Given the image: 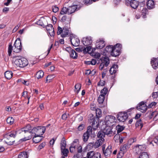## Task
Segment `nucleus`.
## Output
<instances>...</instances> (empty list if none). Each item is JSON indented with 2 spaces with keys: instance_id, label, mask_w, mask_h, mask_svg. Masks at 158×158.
Returning <instances> with one entry per match:
<instances>
[{
  "instance_id": "nucleus-57",
  "label": "nucleus",
  "mask_w": 158,
  "mask_h": 158,
  "mask_svg": "<svg viewBox=\"0 0 158 158\" xmlns=\"http://www.w3.org/2000/svg\"><path fill=\"white\" fill-rule=\"evenodd\" d=\"M85 125L84 124H80L78 127V130L79 131H81L84 128Z\"/></svg>"
},
{
  "instance_id": "nucleus-39",
  "label": "nucleus",
  "mask_w": 158,
  "mask_h": 158,
  "mask_svg": "<svg viewBox=\"0 0 158 158\" xmlns=\"http://www.w3.org/2000/svg\"><path fill=\"white\" fill-rule=\"evenodd\" d=\"M105 100V97L102 95V94L99 96L98 98V101L99 104H102Z\"/></svg>"
},
{
  "instance_id": "nucleus-64",
  "label": "nucleus",
  "mask_w": 158,
  "mask_h": 158,
  "mask_svg": "<svg viewBox=\"0 0 158 158\" xmlns=\"http://www.w3.org/2000/svg\"><path fill=\"white\" fill-rule=\"evenodd\" d=\"M124 152L121 151L118 153L117 158H121L123 156Z\"/></svg>"
},
{
  "instance_id": "nucleus-29",
  "label": "nucleus",
  "mask_w": 158,
  "mask_h": 158,
  "mask_svg": "<svg viewBox=\"0 0 158 158\" xmlns=\"http://www.w3.org/2000/svg\"><path fill=\"white\" fill-rule=\"evenodd\" d=\"M28 153L26 152H23L20 153L18 155V158H28Z\"/></svg>"
},
{
  "instance_id": "nucleus-43",
  "label": "nucleus",
  "mask_w": 158,
  "mask_h": 158,
  "mask_svg": "<svg viewBox=\"0 0 158 158\" xmlns=\"http://www.w3.org/2000/svg\"><path fill=\"white\" fill-rule=\"evenodd\" d=\"M156 134L154 133L153 136H152V137H155V138L153 140V141L150 142V144H153V142H154L155 143L157 144H158V135L157 137H156Z\"/></svg>"
},
{
  "instance_id": "nucleus-25",
  "label": "nucleus",
  "mask_w": 158,
  "mask_h": 158,
  "mask_svg": "<svg viewBox=\"0 0 158 158\" xmlns=\"http://www.w3.org/2000/svg\"><path fill=\"white\" fill-rule=\"evenodd\" d=\"M104 141V139H98L94 143V144L93 145L94 148H98L103 143Z\"/></svg>"
},
{
  "instance_id": "nucleus-56",
  "label": "nucleus",
  "mask_w": 158,
  "mask_h": 158,
  "mask_svg": "<svg viewBox=\"0 0 158 158\" xmlns=\"http://www.w3.org/2000/svg\"><path fill=\"white\" fill-rule=\"evenodd\" d=\"M101 155L100 153L97 152L95 153L93 158H101Z\"/></svg>"
},
{
  "instance_id": "nucleus-35",
  "label": "nucleus",
  "mask_w": 158,
  "mask_h": 158,
  "mask_svg": "<svg viewBox=\"0 0 158 158\" xmlns=\"http://www.w3.org/2000/svg\"><path fill=\"white\" fill-rule=\"evenodd\" d=\"M60 149L62 155L64 156H67L68 153L69 152L68 149L65 148Z\"/></svg>"
},
{
  "instance_id": "nucleus-54",
  "label": "nucleus",
  "mask_w": 158,
  "mask_h": 158,
  "mask_svg": "<svg viewBox=\"0 0 158 158\" xmlns=\"http://www.w3.org/2000/svg\"><path fill=\"white\" fill-rule=\"evenodd\" d=\"M52 9L53 12H57L59 10V8L56 6H53L52 7Z\"/></svg>"
},
{
  "instance_id": "nucleus-45",
  "label": "nucleus",
  "mask_w": 158,
  "mask_h": 158,
  "mask_svg": "<svg viewBox=\"0 0 158 158\" xmlns=\"http://www.w3.org/2000/svg\"><path fill=\"white\" fill-rule=\"evenodd\" d=\"M55 77V75H48L47 76L46 79V82H50V81L52 80V79L54 78Z\"/></svg>"
},
{
  "instance_id": "nucleus-21",
  "label": "nucleus",
  "mask_w": 158,
  "mask_h": 158,
  "mask_svg": "<svg viewBox=\"0 0 158 158\" xmlns=\"http://www.w3.org/2000/svg\"><path fill=\"white\" fill-rule=\"evenodd\" d=\"M118 66L117 64H114L110 68L109 72L111 75L115 74L118 71Z\"/></svg>"
},
{
  "instance_id": "nucleus-13",
  "label": "nucleus",
  "mask_w": 158,
  "mask_h": 158,
  "mask_svg": "<svg viewBox=\"0 0 158 158\" xmlns=\"http://www.w3.org/2000/svg\"><path fill=\"white\" fill-rule=\"evenodd\" d=\"M24 138L21 139L20 140L25 141L31 139L32 137V132L31 131L24 132Z\"/></svg>"
},
{
  "instance_id": "nucleus-63",
  "label": "nucleus",
  "mask_w": 158,
  "mask_h": 158,
  "mask_svg": "<svg viewBox=\"0 0 158 158\" xmlns=\"http://www.w3.org/2000/svg\"><path fill=\"white\" fill-rule=\"evenodd\" d=\"M120 151H121L123 152H124L126 151L127 150L126 149V148L124 147V145L123 146H121L120 148Z\"/></svg>"
},
{
  "instance_id": "nucleus-44",
  "label": "nucleus",
  "mask_w": 158,
  "mask_h": 158,
  "mask_svg": "<svg viewBox=\"0 0 158 158\" xmlns=\"http://www.w3.org/2000/svg\"><path fill=\"white\" fill-rule=\"evenodd\" d=\"M79 143V140L78 139H75L73 140L71 145L72 146L76 147H78V146Z\"/></svg>"
},
{
  "instance_id": "nucleus-33",
  "label": "nucleus",
  "mask_w": 158,
  "mask_h": 158,
  "mask_svg": "<svg viewBox=\"0 0 158 158\" xmlns=\"http://www.w3.org/2000/svg\"><path fill=\"white\" fill-rule=\"evenodd\" d=\"M44 75V72L42 70L38 71L36 73L35 77L38 79L42 78Z\"/></svg>"
},
{
  "instance_id": "nucleus-30",
  "label": "nucleus",
  "mask_w": 158,
  "mask_h": 158,
  "mask_svg": "<svg viewBox=\"0 0 158 158\" xmlns=\"http://www.w3.org/2000/svg\"><path fill=\"white\" fill-rule=\"evenodd\" d=\"M102 63L105 67H107L110 64V60L109 58L107 56H105L103 60H102Z\"/></svg>"
},
{
  "instance_id": "nucleus-17",
  "label": "nucleus",
  "mask_w": 158,
  "mask_h": 158,
  "mask_svg": "<svg viewBox=\"0 0 158 158\" xmlns=\"http://www.w3.org/2000/svg\"><path fill=\"white\" fill-rule=\"evenodd\" d=\"M46 28L49 34L51 36H53L55 34L53 26L51 24L48 25Z\"/></svg>"
},
{
  "instance_id": "nucleus-51",
  "label": "nucleus",
  "mask_w": 158,
  "mask_h": 158,
  "mask_svg": "<svg viewBox=\"0 0 158 158\" xmlns=\"http://www.w3.org/2000/svg\"><path fill=\"white\" fill-rule=\"evenodd\" d=\"M92 126H89L88 127L87 131L85 132L87 133L89 135H90L93 134L92 130Z\"/></svg>"
},
{
  "instance_id": "nucleus-23",
  "label": "nucleus",
  "mask_w": 158,
  "mask_h": 158,
  "mask_svg": "<svg viewBox=\"0 0 158 158\" xmlns=\"http://www.w3.org/2000/svg\"><path fill=\"white\" fill-rule=\"evenodd\" d=\"M147 8L148 9H152L155 7V4L152 0H148L147 3Z\"/></svg>"
},
{
  "instance_id": "nucleus-61",
  "label": "nucleus",
  "mask_w": 158,
  "mask_h": 158,
  "mask_svg": "<svg viewBox=\"0 0 158 158\" xmlns=\"http://www.w3.org/2000/svg\"><path fill=\"white\" fill-rule=\"evenodd\" d=\"M38 127H34L33 129L31 128V131L32 132V134H35V133H38Z\"/></svg>"
},
{
  "instance_id": "nucleus-28",
  "label": "nucleus",
  "mask_w": 158,
  "mask_h": 158,
  "mask_svg": "<svg viewBox=\"0 0 158 158\" xmlns=\"http://www.w3.org/2000/svg\"><path fill=\"white\" fill-rule=\"evenodd\" d=\"M69 54L70 57L73 59H77V53L74 49H72L71 50V51L69 52Z\"/></svg>"
},
{
  "instance_id": "nucleus-52",
  "label": "nucleus",
  "mask_w": 158,
  "mask_h": 158,
  "mask_svg": "<svg viewBox=\"0 0 158 158\" xmlns=\"http://www.w3.org/2000/svg\"><path fill=\"white\" fill-rule=\"evenodd\" d=\"M105 81L100 80V81L98 83L97 85L98 86H103L105 85Z\"/></svg>"
},
{
  "instance_id": "nucleus-11",
  "label": "nucleus",
  "mask_w": 158,
  "mask_h": 158,
  "mask_svg": "<svg viewBox=\"0 0 158 158\" xmlns=\"http://www.w3.org/2000/svg\"><path fill=\"white\" fill-rule=\"evenodd\" d=\"M125 2L126 4H129L132 8L134 9H136L139 6V2L136 0H127Z\"/></svg>"
},
{
  "instance_id": "nucleus-60",
  "label": "nucleus",
  "mask_w": 158,
  "mask_h": 158,
  "mask_svg": "<svg viewBox=\"0 0 158 158\" xmlns=\"http://www.w3.org/2000/svg\"><path fill=\"white\" fill-rule=\"evenodd\" d=\"M77 152L78 153H81L82 152V147L80 145H78L77 148Z\"/></svg>"
},
{
  "instance_id": "nucleus-3",
  "label": "nucleus",
  "mask_w": 158,
  "mask_h": 158,
  "mask_svg": "<svg viewBox=\"0 0 158 158\" xmlns=\"http://www.w3.org/2000/svg\"><path fill=\"white\" fill-rule=\"evenodd\" d=\"M14 63L17 66L20 67H24L28 64V61L27 59L21 56H15Z\"/></svg>"
},
{
  "instance_id": "nucleus-36",
  "label": "nucleus",
  "mask_w": 158,
  "mask_h": 158,
  "mask_svg": "<svg viewBox=\"0 0 158 158\" xmlns=\"http://www.w3.org/2000/svg\"><path fill=\"white\" fill-rule=\"evenodd\" d=\"M139 158H149V155L147 152H141Z\"/></svg>"
},
{
  "instance_id": "nucleus-26",
  "label": "nucleus",
  "mask_w": 158,
  "mask_h": 158,
  "mask_svg": "<svg viewBox=\"0 0 158 158\" xmlns=\"http://www.w3.org/2000/svg\"><path fill=\"white\" fill-rule=\"evenodd\" d=\"M42 136H38V135H35V136L33 138V142L35 143H37L41 141L42 139Z\"/></svg>"
},
{
  "instance_id": "nucleus-2",
  "label": "nucleus",
  "mask_w": 158,
  "mask_h": 158,
  "mask_svg": "<svg viewBox=\"0 0 158 158\" xmlns=\"http://www.w3.org/2000/svg\"><path fill=\"white\" fill-rule=\"evenodd\" d=\"M16 134L17 132L16 131H11L4 134V138L5 139V143L9 145L13 144L15 141L14 139L15 137Z\"/></svg>"
},
{
  "instance_id": "nucleus-20",
  "label": "nucleus",
  "mask_w": 158,
  "mask_h": 158,
  "mask_svg": "<svg viewBox=\"0 0 158 158\" xmlns=\"http://www.w3.org/2000/svg\"><path fill=\"white\" fill-rule=\"evenodd\" d=\"M118 66L117 64H114L110 68L109 72L111 75L115 74L118 71Z\"/></svg>"
},
{
  "instance_id": "nucleus-1",
  "label": "nucleus",
  "mask_w": 158,
  "mask_h": 158,
  "mask_svg": "<svg viewBox=\"0 0 158 158\" xmlns=\"http://www.w3.org/2000/svg\"><path fill=\"white\" fill-rule=\"evenodd\" d=\"M17 40L19 41V42L17 41L16 40L14 44L13 47H12L11 44H10L8 48V55L10 56L11 55V53L12 50H13L14 52L15 53H18L20 52L22 50V44L19 38H18Z\"/></svg>"
},
{
  "instance_id": "nucleus-24",
  "label": "nucleus",
  "mask_w": 158,
  "mask_h": 158,
  "mask_svg": "<svg viewBox=\"0 0 158 158\" xmlns=\"http://www.w3.org/2000/svg\"><path fill=\"white\" fill-rule=\"evenodd\" d=\"M38 136H41L45 132L46 130V127L45 126H38Z\"/></svg>"
},
{
  "instance_id": "nucleus-38",
  "label": "nucleus",
  "mask_w": 158,
  "mask_h": 158,
  "mask_svg": "<svg viewBox=\"0 0 158 158\" xmlns=\"http://www.w3.org/2000/svg\"><path fill=\"white\" fill-rule=\"evenodd\" d=\"M114 48V47L112 45H110L105 48V50L108 52H110L111 54Z\"/></svg>"
},
{
  "instance_id": "nucleus-19",
  "label": "nucleus",
  "mask_w": 158,
  "mask_h": 158,
  "mask_svg": "<svg viewBox=\"0 0 158 158\" xmlns=\"http://www.w3.org/2000/svg\"><path fill=\"white\" fill-rule=\"evenodd\" d=\"M71 19L70 17H67L66 15H65L62 17L61 21L64 24L66 25L70 23Z\"/></svg>"
},
{
  "instance_id": "nucleus-53",
  "label": "nucleus",
  "mask_w": 158,
  "mask_h": 158,
  "mask_svg": "<svg viewBox=\"0 0 158 158\" xmlns=\"http://www.w3.org/2000/svg\"><path fill=\"white\" fill-rule=\"evenodd\" d=\"M138 146V148L141 151H144L146 149V147L145 145H137L136 147H137Z\"/></svg>"
},
{
  "instance_id": "nucleus-27",
  "label": "nucleus",
  "mask_w": 158,
  "mask_h": 158,
  "mask_svg": "<svg viewBox=\"0 0 158 158\" xmlns=\"http://www.w3.org/2000/svg\"><path fill=\"white\" fill-rule=\"evenodd\" d=\"M5 77L7 79H11L13 75V73L11 71H7L4 73Z\"/></svg>"
},
{
  "instance_id": "nucleus-22",
  "label": "nucleus",
  "mask_w": 158,
  "mask_h": 158,
  "mask_svg": "<svg viewBox=\"0 0 158 158\" xmlns=\"http://www.w3.org/2000/svg\"><path fill=\"white\" fill-rule=\"evenodd\" d=\"M120 52L121 51L119 48H116L114 47L111 55L113 56L117 57L120 54Z\"/></svg>"
},
{
  "instance_id": "nucleus-31",
  "label": "nucleus",
  "mask_w": 158,
  "mask_h": 158,
  "mask_svg": "<svg viewBox=\"0 0 158 158\" xmlns=\"http://www.w3.org/2000/svg\"><path fill=\"white\" fill-rule=\"evenodd\" d=\"M31 128L32 127L31 125L29 124H28L26 127L22 128L21 129V131L22 132H26L27 131H31Z\"/></svg>"
},
{
  "instance_id": "nucleus-42",
  "label": "nucleus",
  "mask_w": 158,
  "mask_h": 158,
  "mask_svg": "<svg viewBox=\"0 0 158 158\" xmlns=\"http://www.w3.org/2000/svg\"><path fill=\"white\" fill-rule=\"evenodd\" d=\"M95 154L94 151H90L87 153L86 156L88 158H93Z\"/></svg>"
},
{
  "instance_id": "nucleus-59",
  "label": "nucleus",
  "mask_w": 158,
  "mask_h": 158,
  "mask_svg": "<svg viewBox=\"0 0 158 158\" xmlns=\"http://www.w3.org/2000/svg\"><path fill=\"white\" fill-rule=\"evenodd\" d=\"M84 3L86 5H90L92 3V0H83Z\"/></svg>"
},
{
  "instance_id": "nucleus-46",
  "label": "nucleus",
  "mask_w": 158,
  "mask_h": 158,
  "mask_svg": "<svg viewBox=\"0 0 158 158\" xmlns=\"http://www.w3.org/2000/svg\"><path fill=\"white\" fill-rule=\"evenodd\" d=\"M81 85L79 83H77L75 86V91H76L77 93H78L81 89Z\"/></svg>"
},
{
  "instance_id": "nucleus-32",
  "label": "nucleus",
  "mask_w": 158,
  "mask_h": 158,
  "mask_svg": "<svg viewBox=\"0 0 158 158\" xmlns=\"http://www.w3.org/2000/svg\"><path fill=\"white\" fill-rule=\"evenodd\" d=\"M135 126L136 127L139 128L141 130L143 126V124L142 121L140 119L136 121L135 123Z\"/></svg>"
},
{
  "instance_id": "nucleus-34",
  "label": "nucleus",
  "mask_w": 158,
  "mask_h": 158,
  "mask_svg": "<svg viewBox=\"0 0 158 158\" xmlns=\"http://www.w3.org/2000/svg\"><path fill=\"white\" fill-rule=\"evenodd\" d=\"M97 137L99 139H104V137L105 136V133H104L103 131H99L97 135Z\"/></svg>"
},
{
  "instance_id": "nucleus-10",
  "label": "nucleus",
  "mask_w": 158,
  "mask_h": 158,
  "mask_svg": "<svg viewBox=\"0 0 158 158\" xmlns=\"http://www.w3.org/2000/svg\"><path fill=\"white\" fill-rule=\"evenodd\" d=\"M136 108L142 112L144 113L147 110L148 106L144 102H141L137 106Z\"/></svg>"
},
{
  "instance_id": "nucleus-58",
  "label": "nucleus",
  "mask_w": 158,
  "mask_h": 158,
  "mask_svg": "<svg viewBox=\"0 0 158 158\" xmlns=\"http://www.w3.org/2000/svg\"><path fill=\"white\" fill-rule=\"evenodd\" d=\"M96 104L94 103H92L90 105V109L92 110H95L96 109Z\"/></svg>"
},
{
  "instance_id": "nucleus-12",
  "label": "nucleus",
  "mask_w": 158,
  "mask_h": 158,
  "mask_svg": "<svg viewBox=\"0 0 158 158\" xmlns=\"http://www.w3.org/2000/svg\"><path fill=\"white\" fill-rule=\"evenodd\" d=\"M110 127L105 126V127H103V128L104 129L103 132L105 133V135H107L110 137L113 136L114 134V132L111 131Z\"/></svg>"
},
{
  "instance_id": "nucleus-14",
  "label": "nucleus",
  "mask_w": 158,
  "mask_h": 158,
  "mask_svg": "<svg viewBox=\"0 0 158 158\" xmlns=\"http://www.w3.org/2000/svg\"><path fill=\"white\" fill-rule=\"evenodd\" d=\"M82 42L84 45L88 46L92 44V41L90 37H87L83 38Z\"/></svg>"
},
{
  "instance_id": "nucleus-4",
  "label": "nucleus",
  "mask_w": 158,
  "mask_h": 158,
  "mask_svg": "<svg viewBox=\"0 0 158 158\" xmlns=\"http://www.w3.org/2000/svg\"><path fill=\"white\" fill-rule=\"evenodd\" d=\"M78 6L77 5H73L69 6L68 8L63 7L60 12V14L64 15L68 13V15H70L74 13L77 10Z\"/></svg>"
},
{
  "instance_id": "nucleus-18",
  "label": "nucleus",
  "mask_w": 158,
  "mask_h": 158,
  "mask_svg": "<svg viewBox=\"0 0 158 158\" xmlns=\"http://www.w3.org/2000/svg\"><path fill=\"white\" fill-rule=\"evenodd\" d=\"M70 41L71 44L74 46H78L80 44V40L78 38L76 37L70 38Z\"/></svg>"
},
{
  "instance_id": "nucleus-16",
  "label": "nucleus",
  "mask_w": 158,
  "mask_h": 158,
  "mask_svg": "<svg viewBox=\"0 0 158 158\" xmlns=\"http://www.w3.org/2000/svg\"><path fill=\"white\" fill-rule=\"evenodd\" d=\"M152 67L154 69H156L158 68V57L153 58L151 61Z\"/></svg>"
},
{
  "instance_id": "nucleus-50",
  "label": "nucleus",
  "mask_w": 158,
  "mask_h": 158,
  "mask_svg": "<svg viewBox=\"0 0 158 158\" xmlns=\"http://www.w3.org/2000/svg\"><path fill=\"white\" fill-rule=\"evenodd\" d=\"M108 91V89L106 87L102 89L100 92V94L102 95L105 96L106 94Z\"/></svg>"
},
{
  "instance_id": "nucleus-9",
  "label": "nucleus",
  "mask_w": 158,
  "mask_h": 158,
  "mask_svg": "<svg viewBox=\"0 0 158 158\" xmlns=\"http://www.w3.org/2000/svg\"><path fill=\"white\" fill-rule=\"evenodd\" d=\"M128 117V116L127 112H120L117 115V119L120 122H125Z\"/></svg>"
},
{
  "instance_id": "nucleus-41",
  "label": "nucleus",
  "mask_w": 158,
  "mask_h": 158,
  "mask_svg": "<svg viewBox=\"0 0 158 158\" xmlns=\"http://www.w3.org/2000/svg\"><path fill=\"white\" fill-rule=\"evenodd\" d=\"M95 110L96 117H98L99 118L102 115V110L101 109L99 108L96 109Z\"/></svg>"
},
{
  "instance_id": "nucleus-55",
  "label": "nucleus",
  "mask_w": 158,
  "mask_h": 158,
  "mask_svg": "<svg viewBox=\"0 0 158 158\" xmlns=\"http://www.w3.org/2000/svg\"><path fill=\"white\" fill-rule=\"evenodd\" d=\"M75 50L77 52H80L82 51H85L86 50V48H76Z\"/></svg>"
},
{
  "instance_id": "nucleus-48",
  "label": "nucleus",
  "mask_w": 158,
  "mask_h": 158,
  "mask_svg": "<svg viewBox=\"0 0 158 158\" xmlns=\"http://www.w3.org/2000/svg\"><path fill=\"white\" fill-rule=\"evenodd\" d=\"M152 97L155 101L158 100V91L153 92L152 94Z\"/></svg>"
},
{
  "instance_id": "nucleus-37",
  "label": "nucleus",
  "mask_w": 158,
  "mask_h": 158,
  "mask_svg": "<svg viewBox=\"0 0 158 158\" xmlns=\"http://www.w3.org/2000/svg\"><path fill=\"white\" fill-rule=\"evenodd\" d=\"M66 142L64 137L62 138L60 143V149L64 148L66 147Z\"/></svg>"
},
{
  "instance_id": "nucleus-47",
  "label": "nucleus",
  "mask_w": 158,
  "mask_h": 158,
  "mask_svg": "<svg viewBox=\"0 0 158 158\" xmlns=\"http://www.w3.org/2000/svg\"><path fill=\"white\" fill-rule=\"evenodd\" d=\"M90 135H89L87 133H85L83 136V139L84 141L86 142L87 141L89 136Z\"/></svg>"
},
{
  "instance_id": "nucleus-6",
  "label": "nucleus",
  "mask_w": 158,
  "mask_h": 158,
  "mask_svg": "<svg viewBox=\"0 0 158 158\" xmlns=\"http://www.w3.org/2000/svg\"><path fill=\"white\" fill-rule=\"evenodd\" d=\"M89 122L91 123L92 128L94 130H96L99 125V118L98 117H94L92 114L90 115Z\"/></svg>"
},
{
  "instance_id": "nucleus-62",
  "label": "nucleus",
  "mask_w": 158,
  "mask_h": 158,
  "mask_svg": "<svg viewBox=\"0 0 158 158\" xmlns=\"http://www.w3.org/2000/svg\"><path fill=\"white\" fill-rule=\"evenodd\" d=\"M76 147H73V146H72L71 145V146H70L69 148V150L70 151L71 153H73L75 151V149Z\"/></svg>"
},
{
  "instance_id": "nucleus-8",
  "label": "nucleus",
  "mask_w": 158,
  "mask_h": 158,
  "mask_svg": "<svg viewBox=\"0 0 158 158\" xmlns=\"http://www.w3.org/2000/svg\"><path fill=\"white\" fill-rule=\"evenodd\" d=\"M102 147L103 153L104 156L106 157L109 156L112 151V146L110 145L106 149L105 145H103Z\"/></svg>"
},
{
  "instance_id": "nucleus-15",
  "label": "nucleus",
  "mask_w": 158,
  "mask_h": 158,
  "mask_svg": "<svg viewBox=\"0 0 158 158\" xmlns=\"http://www.w3.org/2000/svg\"><path fill=\"white\" fill-rule=\"evenodd\" d=\"M96 47L99 49H101L105 46V42L103 39H99L97 40L96 44Z\"/></svg>"
},
{
  "instance_id": "nucleus-40",
  "label": "nucleus",
  "mask_w": 158,
  "mask_h": 158,
  "mask_svg": "<svg viewBox=\"0 0 158 158\" xmlns=\"http://www.w3.org/2000/svg\"><path fill=\"white\" fill-rule=\"evenodd\" d=\"M14 119L13 117H10L8 118L6 120V122L7 124L9 125H11L14 123Z\"/></svg>"
},
{
  "instance_id": "nucleus-49",
  "label": "nucleus",
  "mask_w": 158,
  "mask_h": 158,
  "mask_svg": "<svg viewBox=\"0 0 158 158\" xmlns=\"http://www.w3.org/2000/svg\"><path fill=\"white\" fill-rule=\"evenodd\" d=\"M117 133H118L122 131L124 129V127L122 126L118 125L116 127Z\"/></svg>"
},
{
  "instance_id": "nucleus-7",
  "label": "nucleus",
  "mask_w": 158,
  "mask_h": 158,
  "mask_svg": "<svg viewBox=\"0 0 158 158\" xmlns=\"http://www.w3.org/2000/svg\"><path fill=\"white\" fill-rule=\"evenodd\" d=\"M115 118L114 117L111 115H108L106 117L104 123L105 126H111L113 123L115 122Z\"/></svg>"
},
{
  "instance_id": "nucleus-5",
  "label": "nucleus",
  "mask_w": 158,
  "mask_h": 158,
  "mask_svg": "<svg viewBox=\"0 0 158 158\" xmlns=\"http://www.w3.org/2000/svg\"><path fill=\"white\" fill-rule=\"evenodd\" d=\"M69 29L70 28L67 26H64L63 28L58 26L57 27V34L58 35L60 34L63 38L69 36L71 34V31Z\"/></svg>"
}]
</instances>
